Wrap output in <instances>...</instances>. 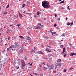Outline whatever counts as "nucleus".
Listing matches in <instances>:
<instances>
[{"mask_svg":"<svg viewBox=\"0 0 76 76\" xmlns=\"http://www.w3.org/2000/svg\"><path fill=\"white\" fill-rule=\"evenodd\" d=\"M9 48H7V51H9Z\"/></svg>","mask_w":76,"mask_h":76,"instance_id":"obj_57","label":"nucleus"},{"mask_svg":"<svg viewBox=\"0 0 76 76\" xmlns=\"http://www.w3.org/2000/svg\"><path fill=\"white\" fill-rule=\"evenodd\" d=\"M18 15H16L15 16V18H17V17H18Z\"/></svg>","mask_w":76,"mask_h":76,"instance_id":"obj_49","label":"nucleus"},{"mask_svg":"<svg viewBox=\"0 0 76 76\" xmlns=\"http://www.w3.org/2000/svg\"><path fill=\"white\" fill-rule=\"evenodd\" d=\"M66 20H67V19H68V18H66Z\"/></svg>","mask_w":76,"mask_h":76,"instance_id":"obj_56","label":"nucleus"},{"mask_svg":"<svg viewBox=\"0 0 76 76\" xmlns=\"http://www.w3.org/2000/svg\"><path fill=\"white\" fill-rule=\"evenodd\" d=\"M1 35V33H0V36Z\"/></svg>","mask_w":76,"mask_h":76,"instance_id":"obj_64","label":"nucleus"},{"mask_svg":"<svg viewBox=\"0 0 76 76\" xmlns=\"http://www.w3.org/2000/svg\"><path fill=\"white\" fill-rule=\"evenodd\" d=\"M50 70L53 69V66H50Z\"/></svg>","mask_w":76,"mask_h":76,"instance_id":"obj_16","label":"nucleus"},{"mask_svg":"<svg viewBox=\"0 0 76 76\" xmlns=\"http://www.w3.org/2000/svg\"><path fill=\"white\" fill-rule=\"evenodd\" d=\"M36 47H34V48L31 51L30 53H33V52H34V53H35V50H36Z\"/></svg>","mask_w":76,"mask_h":76,"instance_id":"obj_6","label":"nucleus"},{"mask_svg":"<svg viewBox=\"0 0 76 76\" xmlns=\"http://www.w3.org/2000/svg\"><path fill=\"white\" fill-rule=\"evenodd\" d=\"M19 37L20 38H21V39H24V37L22 36H20Z\"/></svg>","mask_w":76,"mask_h":76,"instance_id":"obj_13","label":"nucleus"},{"mask_svg":"<svg viewBox=\"0 0 76 76\" xmlns=\"http://www.w3.org/2000/svg\"><path fill=\"white\" fill-rule=\"evenodd\" d=\"M72 69H73V68L72 67V68H70L69 69V70L70 71V70H72Z\"/></svg>","mask_w":76,"mask_h":76,"instance_id":"obj_21","label":"nucleus"},{"mask_svg":"<svg viewBox=\"0 0 76 76\" xmlns=\"http://www.w3.org/2000/svg\"><path fill=\"white\" fill-rule=\"evenodd\" d=\"M25 4H23V7H25Z\"/></svg>","mask_w":76,"mask_h":76,"instance_id":"obj_44","label":"nucleus"},{"mask_svg":"<svg viewBox=\"0 0 76 76\" xmlns=\"http://www.w3.org/2000/svg\"><path fill=\"white\" fill-rule=\"evenodd\" d=\"M56 66L55 69V70H56L57 66H59V67H61V63H56Z\"/></svg>","mask_w":76,"mask_h":76,"instance_id":"obj_3","label":"nucleus"},{"mask_svg":"<svg viewBox=\"0 0 76 76\" xmlns=\"http://www.w3.org/2000/svg\"><path fill=\"white\" fill-rule=\"evenodd\" d=\"M48 47L49 48H51V46H48Z\"/></svg>","mask_w":76,"mask_h":76,"instance_id":"obj_47","label":"nucleus"},{"mask_svg":"<svg viewBox=\"0 0 76 76\" xmlns=\"http://www.w3.org/2000/svg\"><path fill=\"white\" fill-rule=\"evenodd\" d=\"M69 6H68L67 7V9H69Z\"/></svg>","mask_w":76,"mask_h":76,"instance_id":"obj_48","label":"nucleus"},{"mask_svg":"<svg viewBox=\"0 0 76 76\" xmlns=\"http://www.w3.org/2000/svg\"><path fill=\"white\" fill-rule=\"evenodd\" d=\"M4 13H5V15H6V14H7V12H4Z\"/></svg>","mask_w":76,"mask_h":76,"instance_id":"obj_35","label":"nucleus"},{"mask_svg":"<svg viewBox=\"0 0 76 76\" xmlns=\"http://www.w3.org/2000/svg\"><path fill=\"white\" fill-rule=\"evenodd\" d=\"M34 74L35 75H37V74L36 73H35Z\"/></svg>","mask_w":76,"mask_h":76,"instance_id":"obj_55","label":"nucleus"},{"mask_svg":"<svg viewBox=\"0 0 76 76\" xmlns=\"http://www.w3.org/2000/svg\"><path fill=\"white\" fill-rule=\"evenodd\" d=\"M34 17H35V18H36L37 17L36 16V15H34Z\"/></svg>","mask_w":76,"mask_h":76,"instance_id":"obj_62","label":"nucleus"},{"mask_svg":"<svg viewBox=\"0 0 76 76\" xmlns=\"http://www.w3.org/2000/svg\"><path fill=\"white\" fill-rule=\"evenodd\" d=\"M26 14H27L29 15V16H31L32 14L31 13H28V12H26Z\"/></svg>","mask_w":76,"mask_h":76,"instance_id":"obj_14","label":"nucleus"},{"mask_svg":"<svg viewBox=\"0 0 76 76\" xmlns=\"http://www.w3.org/2000/svg\"><path fill=\"white\" fill-rule=\"evenodd\" d=\"M58 20H60V18H59L58 19Z\"/></svg>","mask_w":76,"mask_h":76,"instance_id":"obj_37","label":"nucleus"},{"mask_svg":"<svg viewBox=\"0 0 76 76\" xmlns=\"http://www.w3.org/2000/svg\"><path fill=\"white\" fill-rule=\"evenodd\" d=\"M47 67H48V68L49 67H50V66H49V65H48V64H47Z\"/></svg>","mask_w":76,"mask_h":76,"instance_id":"obj_25","label":"nucleus"},{"mask_svg":"<svg viewBox=\"0 0 76 76\" xmlns=\"http://www.w3.org/2000/svg\"><path fill=\"white\" fill-rule=\"evenodd\" d=\"M42 6L43 7H44V8L48 9L50 7L49 2L46 1L42 2Z\"/></svg>","mask_w":76,"mask_h":76,"instance_id":"obj_1","label":"nucleus"},{"mask_svg":"<svg viewBox=\"0 0 76 76\" xmlns=\"http://www.w3.org/2000/svg\"><path fill=\"white\" fill-rule=\"evenodd\" d=\"M13 26V25H10V26Z\"/></svg>","mask_w":76,"mask_h":76,"instance_id":"obj_58","label":"nucleus"},{"mask_svg":"<svg viewBox=\"0 0 76 76\" xmlns=\"http://www.w3.org/2000/svg\"><path fill=\"white\" fill-rule=\"evenodd\" d=\"M9 4H8L7 6L6 7V8L7 9V8H9Z\"/></svg>","mask_w":76,"mask_h":76,"instance_id":"obj_27","label":"nucleus"},{"mask_svg":"<svg viewBox=\"0 0 76 76\" xmlns=\"http://www.w3.org/2000/svg\"><path fill=\"white\" fill-rule=\"evenodd\" d=\"M20 51L21 53H23V50H21Z\"/></svg>","mask_w":76,"mask_h":76,"instance_id":"obj_40","label":"nucleus"},{"mask_svg":"<svg viewBox=\"0 0 76 76\" xmlns=\"http://www.w3.org/2000/svg\"><path fill=\"white\" fill-rule=\"evenodd\" d=\"M12 46L11 45L10 46V47H9V48H12Z\"/></svg>","mask_w":76,"mask_h":76,"instance_id":"obj_43","label":"nucleus"},{"mask_svg":"<svg viewBox=\"0 0 76 76\" xmlns=\"http://www.w3.org/2000/svg\"><path fill=\"white\" fill-rule=\"evenodd\" d=\"M49 55H50V56H51V54H50V55H49Z\"/></svg>","mask_w":76,"mask_h":76,"instance_id":"obj_60","label":"nucleus"},{"mask_svg":"<svg viewBox=\"0 0 76 76\" xmlns=\"http://www.w3.org/2000/svg\"><path fill=\"white\" fill-rule=\"evenodd\" d=\"M71 25H73V22H72L71 23Z\"/></svg>","mask_w":76,"mask_h":76,"instance_id":"obj_42","label":"nucleus"},{"mask_svg":"<svg viewBox=\"0 0 76 76\" xmlns=\"http://www.w3.org/2000/svg\"><path fill=\"white\" fill-rule=\"evenodd\" d=\"M54 27H56V26H57V25L56 24H55L54 25Z\"/></svg>","mask_w":76,"mask_h":76,"instance_id":"obj_34","label":"nucleus"},{"mask_svg":"<svg viewBox=\"0 0 76 76\" xmlns=\"http://www.w3.org/2000/svg\"><path fill=\"white\" fill-rule=\"evenodd\" d=\"M62 35H63V36H64V37L65 35H64V33H63L62 34Z\"/></svg>","mask_w":76,"mask_h":76,"instance_id":"obj_50","label":"nucleus"},{"mask_svg":"<svg viewBox=\"0 0 76 76\" xmlns=\"http://www.w3.org/2000/svg\"><path fill=\"white\" fill-rule=\"evenodd\" d=\"M49 31H50V32L51 33L52 32V31H51V30H50Z\"/></svg>","mask_w":76,"mask_h":76,"instance_id":"obj_46","label":"nucleus"},{"mask_svg":"<svg viewBox=\"0 0 76 76\" xmlns=\"http://www.w3.org/2000/svg\"><path fill=\"white\" fill-rule=\"evenodd\" d=\"M17 26H18V27H19V26H20V24H18L17 25Z\"/></svg>","mask_w":76,"mask_h":76,"instance_id":"obj_38","label":"nucleus"},{"mask_svg":"<svg viewBox=\"0 0 76 76\" xmlns=\"http://www.w3.org/2000/svg\"><path fill=\"white\" fill-rule=\"evenodd\" d=\"M8 40H9L10 39V37H8Z\"/></svg>","mask_w":76,"mask_h":76,"instance_id":"obj_24","label":"nucleus"},{"mask_svg":"<svg viewBox=\"0 0 76 76\" xmlns=\"http://www.w3.org/2000/svg\"><path fill=\"white\" fill-rule=\"evenodd\" d=\"M41 54H42V55H43L44 54V53L42 51H40V53Z\"/></svg>","mask_w":76,"mask_h":76,"instance_id":"obj_23","label":"nucleus"},{"mask_svg":"<svg viewBox=\"0 0 76 76\" xmlns=\"http://www.w3.org/2000/svg\"><path fill=\"white\" fill-rule=\"evenodd\" d=\"M28 3L29 4H31V2L29 1H28L27 2H26L27 4Z\"/></svg>","mask_w":76,"mask_h":76,"instance_id":"obj_22","label":"nucleus"},{"mask_svg":"<svg viewBox=\"0 0 76 76\" xmlns=\"http://www.w3.org/2000/svg\"><path fill=\"white\" fill-rule=\"evenodd\" d=\"M28 64H30V66H32V63H31V64H30V63H28Z\"/></svg>","mask_w":76,"mask_h":76,"instance_id":"obj_33","label":"nucleus"},{"mask_svg":"<svg viewBox=\"0 0 76 76\" xmlns=\"http://www.w3.org/2000/svg\"><path fill=\"white\" fill-rule=\"evenodd\" d=\"M42 67V66L41 65H39V67Z\"/></svg>","mask_w":76,"mask_h":76,"instance_id":"obj_54","label":"nucleus"},{"mask_svg":"<svg viewBox=\"0 0 76 76\" xmlns=\"http://www.w3.org/2000/svg\"><path fill=\"white\" fill-rule=\"evenodd\" d=\"M25 60H27V58H26V57H25Z\"/></svg>","mask_w":76,"mask_h":76,"instance_id":"obj_39","label":"nucleus"},{"mask_svg":"<svg viewBox=\"0 0 76 76\" xmlns=\"http://www.w3.org/2000/svg\"><path fill=\"white\" fill-rule=\"evenodd\" d=\"M51 34H52V35H53V34H56V32H51Z\"/></svg>","mask_w":76,"mask_h":76,"instance_id":"obj_18","label":"nucleus"},{"mask_svg":"<svg viewBox=\"0 0 76 76\" xmlns=\"http://www.w3.org/2000/svg\"><path fill=\"white\" fill-rule=\"evenodd\" d=\"M69 10H70V9L69 8Z\"/></svg>","mask_w":76,"mask_h":76,"instance_id":"obj_63","label":"nucleus"},{"mask_svg":"<svg viewBox=\"0 0 76 76\" xmlns=\"http://www.w3.org/2000/svg\"><path fill=\"white\" fill-rule=\"evenodd\" d=\"M76 53H70V56H73L74 55H76Z\"/></svg>","mask_w":76,"mask_h":76,"instance_id":"obj_8","label":"nucleus"},{"mask_svg":"<svg viewBox=\"0 0 76 76\" xmlns=\"http://www.w3.org/2000/svg\"><path fill=\"white\" fill-rule=\"evenodd\" d=\"M3 42V40L2 39H1V41H0V42Z\"/></svg>","mask_w":76,"mask_h":76,"instance_id":"obj_51","label":"nucleus"},{"mask_svg":"<svg viewBox=\"0 0 76 76\" xmlns=\"http://www.w3.org/2000/svg\"><path fill=\"white\" fill-rule=\"evenodd\" d=\"M55 17H57V15L55 14Z\"/></svg>","mask_w":76,"mask_h":76,"instance_id":"obj_52","label":"nucleus"},{"mask_svg":"<svg viewBox=\"0 0 76 76\" xmlns=\"http://www.w3.org/2000/svg\"><path fill=\"white\" fill-rule=\"evenodd\" d=\"M53 72L54 73H56V71H53Z\"/></svg>","mask_w":76,"mask_h":76,"instance_id":"obj_32","label":"nucleus"},{"mask_svg":"<svg viewBox=\"0 0 76 76\" xmlns=\"http://www.w3.org/2000/svg\"><path fill=\"white\" fill-rule=\"evenodd\" d=\"M21 63L22 64V65L21 66V69H23L24 67H25L26 65L24 60H22L21 61Z\"/></svg>","mask_w":76,"mask_h":76,"instance_id":"obj_2","label":"nucleus"},{"mask_svg":"<svg viewBox=\"0 0 76 76\" xmlns=\"http://www.w3.org/2000/svg\"><path fill=\"white\" fill-rule=\"evenodd\" d=\"M44 25H42V26H41V27H42V28H43V27H44Z\"/></svg>","mask_w":76,"mask_h":76,"instance_id":"obj_41","label":"nucleus"},{"mask_svg":"<svg viewBox=\"0 0 76 76\" xmlns=\"http://www.w3.org/2000/svg\"><path fill=\"white\" fill-rule=\"evenodd\" d=\"M38 25H40L39 26H40V27H41V23H39Z\"/></svg>","mask_w":76,"mask_h":76,"instance_id":"obj_30","label":"nucleus"},{"mask_svg":"<svg viewBox=\"0 0 76 76\" xmlns=\"http://www.w3.org/2000/svg\"><path fill=\"white\" fill-rule=\"evenodd\" d=\"M43 69H45V67H43Z\"/></svg>","mask_w":76,"mask_h":76,"instance_id":"obj_53","label":"nucleus"},{"mask_svg":"<svg viewBox=\"0 0 76 76\" xmlns=\"http://www.w3.org/2000/svg\"><path fill=\"white\" fill-rule=\"evenodd\" d=\"M48 53H49V52L50 53V52H51V51H50V50H48Z\"/></svg>","mask_w":76,"mask_h":76,"instance_id":"obj_45","label":"nucleus"},{"mask_svg":"<svg viewBox=\"0 0 76 76\" xmlns=\"http://www.w3.org/2000/svg\"><path fill=\"white\" fill-rule=\"evenodd\" d=\"M40 14V13H39V12L38 11L37 12V15H39Z\"/></svg>","mask_w":76,"mask_h":76,"instance_id":"obj_20","label":"nucleus"},{"mask_svg":"<svg viewBox=\"0 0 76 76\" xmlns=\"http://www.w3.org/2000/svg\"><path fill=\"white\" fill-rule=\"evenodd\" d=\"M15 48L16 47H19V44H18V43H17L15 45Z\"/></svg>","mask_w":76,"mask_h":76,"instance_id":"obj_10","label":"nucleus"},{"mask_svg":"<svg viewBox=\"0 0 76 76\" xmlns=\"http://www.w3.org/2000/svg\"><path fill=\"white\" fill-rule=\"evenodd\" d=\"M42 64H44V65H45V64H44V62H43Z\"/></svg>","mask_w":76,"mask_h":76,"instance_id":"obj_59","label":"nucleus"},{"mask_svg":"<svg viewBox=\"0 0 76 76\" xmlns=\"http://www.w3.org/2000/svg\"><path fill=\"white\" fill-rule=\"evenodd\" d=\"M64 73H66V69H65L64 70Z\"/></svg>","mask_w":76,"mask_h":76,"instance_id":"obj_28","label":"nucleus"},{"mask_svg":"<svg viewBox=\"0 0 76 76\" xmlns=\"http://www.w3.org/2000/svg\"><path fill=\"white\" fill-rule=\"evenodd\" d=\"M66 54H65L64 55V57H66Z\"/></svg>","mask_w":76,"mask_h":76,"instance_id":"obj_36","label":"nucleus"},{"mask_svg":"<svg viewBox=\"0 0 76 76\" xmlns=\"http://www.w3.org/2000/svg\"><path fill=\"white\" fill-rule=\"evenodd\" d=\"M69 45L70 47H72V44L69 43Z\"/></svg>","mask_w":76,"mask_h":76,"instance_id":"obj_31","label":"nucleus"},{"mask_svg":"<svg viewBox=\"0 0 76 76\" xmlns=\"http://www.w3.org/2000/svg\"><path fill=\"white\" fill-rule=\"evenodd\" d=\"M41 28V27H40V26H38L37 27H36L35 28V29H39V28Z\"/></svg>","mask_w":76,"mask_h":76,"instance_id":"obj_12","label":"nucleus"},{"mask_svg":"<svg viewBox=\"0 0 76 76\" xmlns=\"http://www.w3.org/2000/svg\"><path fill=\"white\" fill-rule=\"evenodd\" d=\"M26 40H27V41H28V40L30 41V40H31V38L29 37L28 36L27 37Z\"/></svg>","mask_w":76,"mask_h":76,"instance_id":"obj_7","label":"nucleus"},{"mask_svg":"<svg viewBox=\"0 0 76 76\" xmlns=\"http://www.w3.org/2000/svg\"><path fill=\"white\" fill-rule=\"evenodd\" d=\"M71 23H67V24H66V25H68V26H69V25H70Z\"/></svg>","mask_w":76,"mask_h":76,"instance_id":"obj_19","label":"nucleus"},{"mask_svg":"<svg viewBox=\"0 0 76 76\" xmlns=\"http://www.w3.org/2000/svg\"><path fill=\"white\" fill-rule=\"evenodd\" d=\"M13 31V30H10L9 31H8V32H9V33H11V32H12Z\"/></svg>","mask_w":76,"mask_h":76,"instance_id":"obj_17","label":"nucleus"},{"mask_svg":"<svg viewBox=\"0 0 76 76\" xmlns=\"http://www.w3.org/2000/svg\"><path fill=\"white\" fill-rule=\"evenodd\" d=\"M44 39L45 40H46V39H48V37H47V36H45L44 37Z\"/></svg>","mask_w":76,"mask_h":76,"instance_id":"obj_11","label":"nucleus"},{"mask_svg":"<svg viewBox=\"0 0 76 76\" xmlns=\"http://www.w3.org/2000/svg\"><path fill=\"white\" fill-rule=\"evenodd\" d=\"M18 13L19 14L20 18V19H22V18H23V15H22V14H21L19 12H18Z\"/></svg>","mask_w":76,"mask_h":76,"instance_id":"obj_5","label":"nucleus"},{"mask_svg":"<svg viewBox=\"0 0 76 76\" xmlns=\"http://www.w3.org/2000/svg\"><path fill=\"white\" fill-rule=\"evenodd\" d=\"M63 47H64V46H63V45H61L60 46L61 48H63Z\"/></svg>","mask_w":76,"mask_h":76,"instance_id":"obj_26","label":"nucleus"},{"mask_svg":"<svg viewBox=\"0 0 76 76\" xmlns=\"http://www.w3.org/2000/svg\"><path fill=\"white\" fill-rule=\"evenodd\" d=\"M64 3V1H63L59 3V4H61V3Z\"/></svg>","mask_w":76,"mask_h":76,"instance_id":"obj_15","label":"nucleus"},{"mask_svg":"<svg viewBox=\"0 0 76 76\" xmlns=\"http://www.w3.org/2000/svg\"><path fill=\"white\" fill-rule=\"evenodd\" d=\"M38 54H40L41 53V51H39L37 52Z\"/></svg>","mask_w":76,"mask_h":76,"instance_id":"obj_29","label":"nucleus"},{"mask_svg":"<svg viewBox=\"0 0 76 76\" xmlns=\"http://www.w3.org/2000/svg\"><path fill=\"white\" fill-rule=\"evenodd\" d=\"M63 52H61L62 54H66V52L65 50V48H63Z\"/></svg>","mask_w":76,"mask_h":76,"instance_id":"obj_4","label":"nucleus"},{"mask_svg":"<svg viewBox=\"0 0 76 76\" xmlns=\"http://www.w3.org/2000/svg\"><path fill=\"white\" fill-rule=\"evenodd\" d=\"M58 35V34H56V35Z\"/></svg>","mask_w":76,"mask_h":76,"instance_id":"obj_61","label":"nucleus"},{"mask_svg":"<svg viewBox=\"0 0 76 76\" xmlns=\"http://www.w3.org/2000/svg\"><path fill=\"white\" fill-rule=\"evenodd\" d=\"M61 59H58L57 61V63H60V62H61Z\"/></svg>","mask_w":76,"mask_h":76,"instance_id":"obj_9","label":"nucleus"}]
</instances>
